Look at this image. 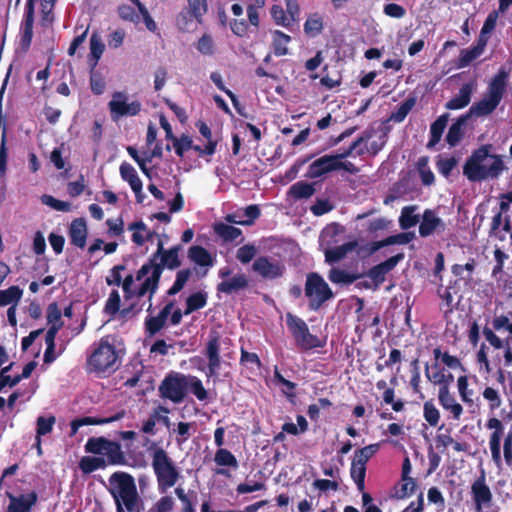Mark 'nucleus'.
<instances>
[{"instance_id":"44","label":"nucleus","mask_w":512,"mask_h":512,"mask_svg":"<svg viewBox=\"0 0 512 512\" xmlns=\"http://www.w3.org/2000/svg\"><path fill=\"white\" fill-rule=\"evenodd\" d=\"M503 433H491L489 436V449L493 462L500 467L502 464L501 438Z\"/></svg>"},{"instance_id":"40","label":"nucleus","mask_w":512,"mask_h":512,"mask_svg":"<svg viewBox=\"0 0 512 512\" xmlns=\"http://www.w3.org/2000/svg\"><path fill=\"white\" fill-rule=\"evenodd\" d=\"M448 118V114H443L440 117H438V119L431 125V139L428 143L429 147H433L440 141L443 131L448 123Z\"/></svg>"},{"instance_id":"36","label":"nucleus","mask_w":512,"mask_h":512,"mask_svg":"<svg viewBox=\"0 0 512 512\" xmlns=\"http://www.w3.org/2000/svg\"><path fill=\"white\" fill-rule=\"evenodd\" d=\"M324 27L323 16L319 13L310 14L304 23V32L309 37H315L319 35Z\"/></svg>"},{"instance_id":"16","label":"nucleus","mask_w":512,"mask_h":512,"mask_svg":"<svg viewBox=\"0 0 512 512\" xmlns=\"http://www.w3.org/2000/svg\"><path fill=\"white\" fill-rule=\"evenodd\" d=\"M471 493L477 511L489 507L492 500V493L485 482L484 476L480 477L472 484Z\"/></svg>"},{"instance_id":"54","label":"nucleus","mask_w":512,"mask_h":512,"mask_svg":"<svg viewBox=\"0 0 512 512\" xmlns=\"http://www.w3.org/2000/svg\"><path fill=\"white\" fill-rule=\"evenodd\" d=\"M197 50L206 56H211L215 52V44L214 40L210 35H203L197 42L196 45Z\"/></svg>"},{"instance_id":"5","label":"nucleus","mask_w":512,"mask_h":512,"mask_svg":"<svg viewBox=\"0 0 512 512\" xmlns=\"http://www.w3.org/2000/svg\"><path fill=\"white\" fill-rule=\"evenodd\" d=\"M506 87V74L498 73L491 81L488 92L484 98L473 105L470 113L476 116H486L492 113L499 105Z\"/></svg>"},{"instance_id":"22","label":"nucleus","mask_w":512,"mask_h":512,"mask_svg":"<svg viewBox=\"0 0 512 512\" xmlns=\"http://www.w3.org/2000/svg\"><path fill=\"white\" fill-rule=\"evenodd\" d=\"M425 374L428 380L434 385H438L440 388H448V386L453 382V375L443 367H440L438 364L432 365L431 367H426Z\"/></svg>"},{"instance_id":"39","label":"nucleus","mask_w":512,"mask_h":512,"mask_svg":"<svg viewBox=\"0 0 512 512\" xmlns=\"http://www.w3.org/2000/svg\"><path fill=\"white\" fill-rule=\"evenodd\" d=\"M350 475L355 482L357 489L363 491L365 489L366 465L353 459L351 463Z\"/></svg>"},{"instance_id":"48","label":"nucleus","mask_w":512,"mask_h":512,"mask_svg":"<svg viewBox=\"0 0 512 512\" xmlns=\"http://www.w3.org/2000/svg\"><path fill=\"white\" fill-rule=\"evenodd\" d=\"M90 88L96 95L103 94L106 89V82L103 74L100 71L95 70V68L93 69V67H91L90 72Z\"/></svg>"},{"instance_id":"3","label":"nucleus","mask_w":512,"mask_h":512,"mask_svg":"<svg viewBox=\"0 0 512 512\" xmlns=\"http://www.w3.org/2000/svg\"><path fill=\"white\" fill-rule=\"evenodd\" d=\"M108 482L117 512H141L142 503L131 475L125 472H115L110 476Z\"/></svg>"},{"instance_id":"58","label":"nucleus","mask_w":512,"mask_h":512,"mask_svg":"<svg viewBox=\"0 0 512 512\" xmlns=\"http://www.w3.org/2000/svg\"><path fill=\"white\" fill-rule=\"evenodd\" d=\"M192 138L188 135H182L180 138H173V146L175 152L179 156H183L186 151L192 148Z\"/></svg>"},{"instance_id":"35","label":"nucleus","mask_w":512,"mask_h":512,"mask_svg":"<svg viewBox=\"0 0 512 512\" xmlns=\"http://www.w3.org/2000/svg\"><path fill=\"white\" fill-rule=\"evenodd\" d=\"M417 206H405L401 210L399 217V225L402 229L406 230L414 227L420 220L419 215L416 213Z\"/></svg>"},{"instance_id":"23","label":"nucleus","mask_w":512,"mask_h":512,"mask_svg":"<svg viewBox=\"0 0 512 512\" xmlns=\"http://www.w3.org/2000/svg\"><path fill=\"white\" fill-rule=\"evenodd\" d=\"M174 308V303L169 302L164 306V308L158 313L156 316H152L146 319L145 327L147 333L151 336L158 333L165 325L168 316L170 315L172 309Z\"/></svg>"},{"instance_id":"42","label":"nucleus","mask_w":512,"mask_h":512,"mask_svg":"<svg viewBox=\"0 0 512 512\" xmlns=\"http://www.w3.org/2000/svg\"><path fill=\"white\" fill-rule=\"evenodd\" d=\"M56 418L53 415L39 416L36 420V435L35 438H42L43 436L52 432Z\"/></svg>"},{"instance_id":"26","label":"nucleus","mask_w":512,"mask_h":512,"mask_svg":"<svg viewBox=\"0 0 512 512\" xmlns=\"http://www.w3.org/2000/svg\"><path fill=\"white\" fill-rule=\"evenodd\" d=\"M46 319L49 326L46 335L56 336L64 324L62 321V310L59 308L57 303H50L48 305L46 310Z\"/></svg>"},{"instance_id":"62","label":"nucleus","mask_w":512,"mask_h":512,"mask_svg":"<svg viewBox=\"0 0 512 512\" xmlns=\"http://www.w3.org/2000/svg\"><path fill=\"white\" fill-rule=\"evenodd\" d=\"M328 278L331 282L336 284H349L354 280V278L347 272L337 268H334L330 271Z\"/></svg>"},{"instance_id":"2","label":"nucleus","mask_w":512,"mask_h":512,"mask_svg":"<svg viewBox=\"0 0 512 512\" xmlns=\"http://www.w3.org/2000/svg\"><path fill=\"white\" fill-rule=\"evenodd\" d=\"M504 169V163L500 156L489 153L487 146H483L466 160L463 174L468 180L481 182L497 178Z\"/></svg>"},{"instance_id":"30","label":"nucleus","mask_w":512,"mask_h":512,"mask_svg":"<svg viewBox=\"0 0 512 512\" xmlns=\"http://www.w3.org/2000/svg\"><path fill=\"white\" fill-rule=\"evenodd\" d=\"M69 236L73 245L83 248L87 238L86 222L83 219H75L70 225Z\"/></svg>"},{"instance_id":"13","label":"nucleus","mask_w":512,"mask_h":512,"mask_svg":"<svg viewBox=\"0 0 512 512\" xmlns=\"http://www.w3.org/2000/svg\"><path fill=\"white\" fill-rule=\"evenodd\" d=\"M253 271L264 279L273 280L283 276L285 265L275 258L261 256L252 264Z\"/></svg>"},{"instance_id":"45","label":"nucleus","mask_w":512,"mask_h":512,"mask_svg":"<svg viewBox=\"0 0 512 512\" xmlns=\"http://www.w3.org/2000/svg\"><path fill=\"white\" fill-rule=\"evenodd\" d=\"M214 462L218 466H226L231 467L233 469L238 468V461L236 457L225 448H220L216 451L214 456Z\"/></svg>"},{"instance_id":"31","label":"nucleus","mask_w":512,"mask_h":512,"mask_svg":"<svg viewBox=\"0 0 512 512\" xmlns=\"http://www.w3.org/2000/svg\"><path fill=\"white\" fill-rule=\"evenodd\" d=\"M314 192L315 189L312 184L299 181L289 188L287 196L293 200L307 199L310 198Z\"/></svg>"},{"instance_id":"57","label":"nucleus","mask_w":512,"mask_h":512,"mask_svg":"<svg viewBox=\"0 0 512 512\" xmlns=\"http://www.w3.org/2000/svg\"><path fill=\"white\" fill-rule=\"evenodd\" d=\"M41 201L43 204L57 210L67 212L71 209V204L65 201L58 200L51 195H43L41 197Z\"/></svg>"},{"instance_id":"43","label":"nucleus","mask_w":512,"mask_h":512,"mask_svg":"<svg viewBox=\"0 0 512 512\" xmlns=\"http://www.w3.org/2000/svg\"><path fill=\"white\" fill-rule=\"evenodd\" d=\"M272 39L275 54L277 56L286 55L288 53L287 45L291 40L290 36L276 30L272 32Z\"/></svg>"},{"instance_id":"8","label":"nucleus","mask_w":512,"mask_h":512,"mask_svg":"<svg viewBox=\"0 0 512 512\" xmlns=\"http://www.w3.org/2000/svg\"><path fill=\"white\" fill-rule=\"evenodd\" d=\"M117 355L114 347L102 340L88 360L89 368L95 372H110L115 369Z\"/></svg>"},{"instance_id":"33","label":"nucleus","mask_w":512,"mask_h":512,"mask_svg":"<svg viewBox=\"0 0 512 512\" xmlns=\"http://www.w3.org/2000/svg\"><path fill=\"white\" fill-rule=\"evenodd\" d=\"M23 296V290L18 286H10L0 290V307L18 305Z\"/></svg>"},{"instance_id":"17","label":"nucleus","mask_w":512,"mask_h":512,"mask_svg":"<svg viewBox=\"0 0 512 512\" xmlns=\"http://www.w3.org/2000/svg\"><path fill=\"white\" fill-rule=\"evenodd\" d=\"M445 224L441 218H439L434 211L425 210L422 216V221L419 226V234L422 237H427L435 232L444 231Z\"/></svg>"},{"instance_id":"4","label":"nucleus","mask_w":512,"mask_h":512,"mask_svg":"<svg viewBox=\"0 0 512 512\" xmlns=\"http://www.w3.org/2000/svg\"><path fill=\"white\" fill-rule=\"evenodd\" d=\"M152 466L157 477L158 488L162 493L176 484L179 472L162 448H156L153 451Z\"/></svg>"},{"instance_id":"46","label":"nucleus","mask_w":512,"mask_h":512,"mask_svg":"<svg viewBox=\"0 0 512 512\" xmlns=\"http://www.w3.org/2000/svg\"><path fill=\"white\" fill-rule=\"evenodd\" d=\"M207 303V296L202 292H197L190 295L186 300V309L184 315H189L192 312L203 308Z\"/></svg>"},{"instance_id":"64","label":"nucleus","mask_w":512,"mask_h":512,"mask_svg":"<svg viewBox=\"0 0 512 512\" xmlns=\"http://www.w3.org/2000/svg\"><path fill=\"white\" fill-rule=\"evenodd\" d=\"M414 106V100H407L404 103H402L397 110L391 115V120L394 122H402L405 117L408 115V113L411 111V109Z\"/></svg>"},{"instance_id":"59","label":"nucleus","mask_w":512,"mask_h":512,"mask_svg":"<svg viewBox=\"0 0 512 512\" xmlns=\"http://www.w3.org/2000/svg\"><path fill=\"white\" fill-rule=\"evenodd\" d=\"M125 270L124 265H116L110 271L108 276L106 277V282L108 285L122 286L125 278H122L121 272Z\"/></svg>"},{"instance_id":"61","label":"nucleus","mask_w":512,"mask_h":512,"mask_svg":"<svg viewBox=\"0 0 512 512\" xmlns=\"http://www.w3.org/2000/svg\"><path fill=\"white\" fill-rule=\"evenodd\" d=\"M271 16L277 25L287 27L291 23L290 17L287 16L284 9L278 5L272 6Z\"/></svg>"},{"instance_id":"47","label":"nucleus","mask_w":512,"mask_h":512,"mask_svg":"<svg viewBox=\"0 0 512 512\" xmlns=\"http://www.w3.org/2000/svg\"><path fill=\"white\" fill-rule=\"evenodd\" d=\"M187 390H190L191 393H193L200 401L207 399L208 393L206 389L204 388L201 380L195 376L187 375Z\"/></svg>"},{"instance_id":"12","label":"nucleus","mask_w":512,"mask_h":512,"mask_svg":"<svg viewBox=\"0 0 512 512\" xmlns=\"http://www.w3.org/2000/svg\"><path fill=\"white\" fill-rule=\"evenodd\" d=\"M159 391L162 397L174 403L182 402L187 391V375L174 373L166 376Z\"/></svg>"},{"instance_id":"15","label":"nucleus","mask_w":512,"mask_h":512,"mask_svg":"<svg viewBox=\"0 0 512 512\" xmlns=\"http://www.w3.org/2000/svg\"><path fill=\"white\" fill-rule=\"evenodd\" d=\"M486 341L497 350L503 349L502 367H510L512 365V347L511 338H500L491 328L485 327L482 331Z\"/></svg>"},{"instance_id":"53","label":"nucleus","mask_w":512,"mask_h":512,"mask_svg":"<svg viewBox=\"0 0 512 512\" xmlns=\"http://www.w3.org/2000/svg\"><path fill=\"white\" fill-rule=\"evenodd\" d=\"M483 398L488 401L490 410L498 409L502 404V399L498 390L493 387H486L482 393Z\"/></svg>"},{"instance_id":"56","label":"nucleus","mask_w":512,"mask_h":512,"mask_svg":"<svg viewBox=\"0 0 512 512\" xmlns=\"http://www.w3.org/2000/svg\"><path fill=\"white\" fill-rule=\"evenodd\" d=\"M379 450V444H371L355 452V460L366 465L368 460Z\"/></svg>"},{"instance_id":"19","label":"nucleus","mask_w":512,"mask_h":512,"mask_svg":"<svg viewBox=\"0 0 512 512\" xmlns=\"http://www.w3.org/2000/svg\"><path fill=\"white\" fill-rule=\"evenodd\" d=\"M8 498L10 502L7 512H30L37 502V494L35 492L21 494L19 496L8 494Z\"/></svg>"},{"instance_id":"55","label":"nucleus","mask_w":512,"mask_h":512,"mask_svg":"<svg viewBox=\"0 0 512 512\" xmlns=\"http://www.w3.org/2000/svg\"><path fill=\"white\" fill-rule=\"evenodd\" d=\"M257 254V248L253 244L240 247L236 252V258L243 264L249 263Z\"/></svg>"},{"instance_id":"29","label":"nucleus","mask_w":512,"mask_h":512,"mask_svg":"<svg viewBox=\"0 0 512 512\" xmlns=\"http://www.w3.org/2000/svg\"><path fill=\"white\" fill-rule=\"evenodd\" d=\"M188 258L200 267L210 268L214 265V258L202 246H191L188 250Z\"/></svg>"},{"instance_id":"18","label":"nucleus","mask_w":512,"mask_h":512,"mask_svg":"<svg viewBox=\"0 0 512 512\" xmlns=\"http://www.w3.org/2000/svg\"><path fill=\"white\" fill-rule=\"evenodd\" d=\"M337 170V157L334 155H324L313 161L308 168L310 178H318L322 175Z\"/></svg>"},{"instance_id":"9","label":"nucleus","mask_w":512,"mask_h":512,"mask_svg":"<svg viewBox=\"0 0 512 512\" xmlns=\"http://www.w3.org/2000/svg\"><path fill=\"white\" fill-rule=\"evenodd\" d=\"M340 231L338 225L327 226L320 235V244L324 249L325 258L328 263H335L341 260L349 251L355 247L354 243H345L333 248L329 246L332 243V238L337 236Z\"/></svg>"},{"instance_id":"63","label":"nucleus","mask_w":512,"mask_h":512,"mask_svg":"<svg viewBox=\"0 0 512 512\" xmlns=\"http://www.w3.org/2000/svg\"><path fill=\"white\" fill-rule=\"evenodd\" d=\"M493 331H501L505 329L509 333V337L512 339V322L505 315L495 316L492 320Z\"/></svg>"},{"instance_id":"11","label":"nucleus","mask_w":512,"mask_h":512,"mask_svg":"<svg viewBox=\"0 0 512 512\" xmlns=\"http://www.w3.org/2000/svg\"><path fill=\"white\" fill-rule=\"evenodd\" d=\"M286 323L300 348L309 350L321 347L320 339L309 332L307 324L301 318L288 313Z\"/></svg>"},{"instance_id":"20","label":"nucleus","mask_w":512,"mask_h":512,"mask_svg":"<svg viewBox=\"0 0 512 512\" xmlns=\"http://www.w3.org/2000/svg\"><path fill=\"white\" fill-rule=\"evenodd\" d=\"M438 400L442 408L451 414L453 420H460L463 414V407L449 392L448 388L439 389Z\"/></svg>"},{"instance_id":"24","label":"nucleus","mask_w":512,"mask_h":512,"mask_svg":"<svg viewBox=\"0 0 512 512\" xmlns=\"http://www.w3.org/2000/svg\"><path fill=\"white\" fill-rule=\"evenodd\" d=\"M125 415L124 411H120L113 416L105 417V418H99V417H83L79 419H75L71 423V434L75 435L78 431V429L85 425H104L108 423H112L115 421H118L122 419Z\"/></svg>"},{"instance_id":"21","label":"nucleus","mask_w":512,"mask_h":512,"mask_svg":"<svg viewBox=\"0 0 512 512\" xmlns=\"http://www.w3.org/2000/svg\"><path fill=\"white\" fill-rule=\"evenodd\" d=\"M476 81H470L464 84L458 94L446 103V108L449 110H458L466 107L471 100V96L476 90Z\"/></svg>"},{"instance_id":"28","label":"nucleus","mask_w":512,"mask_h":512,"mask_svg":"<svg viewBox=\"0 0 512 512\" xmlns=\"http://www.w3.org/2000/svg\"><path fill=\"white\" fill-rule=\"evenodd\" d=\"M128 230L132 232L133 243L138 246H142L155 235V232L150 230L143 221H136L129 224Z\"/></svg>"},{"instance_id":"10","label":"nucleus","mask_w":512,"mask_h":512,"mask_svg":"<svg viewBox=\"0 0 512 512\" xmlns=\"http://www.w3.org/2000/svg\"><path fill=\"white\" fill-rule=\"evenodd\" d=\"M141 103L132 99L126 92L116 91L108 103L111 117L118 120L122 117L135 116L141 111Z\"/></svg>"},{"instance_id":"14","label":"nucleus","mask_w":512,"mask_h":512,"mask_svg":"<svg viewBox=\"0 0 512 512\" xmlns=\"http://www.w3.org/2000/svg\"><path fill=\"white\" fill-rule=\"evenodd\" d=\"M222 340L221 336L216 330H212L209 334L208 341L205 348V356L208 360V370L206 372L207 377H214L217 375L220 369V348Z\"/></svg>"},{"instance_id":"38","label":"nucleus","mask_w":512,"mask_h":512,"mask_svg":"<svg viewBox=\"0 0 512 512\" xmlns=\"http://www.w3.org/2000/svg\"><path fill=\"white\" fill-rule=\"evenodd\" d=\"M107 461H104V457L96 456H84L79 462V467L83 473H92L98 469L105 468Z\"/></svg>"},{"instance_id":"25","label":"nucleus","mask_w":512,"mask_h":512,"mask_svg":"<svg viewBox=\"0 0 512 512\" xmlns=\"http://www.w3.org/2000/svg\"><path fill=\"white\" fill-rule=\"evenodd\" d=\"M248 285V280L246 275L243 273H238L231 278L222 280L217 285V291L225 294L236 293Z\"/></svg>"},{"instance_id":"34","label":"nucleus","mask_w":512,"mask_h":512,"mask_svg":"<svg viewBox=\"0 0 512 512\" xmlns=\"http://www.w3.org/2000/svg\"><path fill=\"white\" fill-rule=\"evenodd\" d=\"M105 50V45L97 33H93L90 38V56L89 62L91 67L96 68L103 52Z\"/></svg>"},{"instance_id":"51","label":"nucleus","mask_w":512,"mask_h":512,"mask_svg":"<svg viewBox=\"0 0 512 512\" xmlns=\"http://www.w3.org/2000/svg\"><path fill=\"white\" fill-rule=\"evenodd\" d=\"M423 416L430 426H437L440 420V412L432 401H427L423 406Z\"/></svg>"},{"instance_id":"1","label":"nucleus","mask_w":512,"mask_h":512,"mask_svg":"<svg viewBox=\"0 0 512 512\" xmlns=\"http://www.w3.org/2000/svg\"><path fill=\"white\" fill-rule=\"evenodd\" d=\"M181 251V245L165 249L163 241L159 239L156 252L152 254L149 262L142 265L136 277L134 278L132 274L125 277L123 282L125 299L140 298L148 294L149 300H151L158 288L163 270H174L181 265Z\"/></svg>"},{"instance_id":"37","label":"nucleus","mask_w":512,"mask_h":512,"mask_svg":"<svg viewBox=\"0 0 512 512\" xmlns=\"http://www.w3.org/2000/svg\"><path fill=\"white\" fill-rule=\"evenodd\" d=\"M215 233L221 237L224 241H234L241 238L242 231L227 223H217L214 226Z\"/></svg>"},{"instance_id":"7","label":"nucleus","mask_w":512,"mask_h":512,"mask_svg":"<svg viewBox=\"0 0 512 512\" xmlns=\"http://www.w3.org/2000/svg\"><path fill=\"white\" fill-rule=\"evenodd\" d=\"M305 295L312 310H317L325 301L332 298L333 293L325 280L317 273L307 275Z\"/></svg>"},{"instance_id":"49","label":"nucleus","mask_w":512,"mask_h":512,"mask_svg":"<svg viewBox=\"0 0 512 512\" xmlns=\"http://www.w3.org/2000/svg\"><path fill=\"white\" fill-rule=\"evenodd\" d=\"M458 393L462 401L468 405L473 404V390L469 388L468 378L466 376H460L457 379Z\"/></svg>"},{"instance_id":"52","label":"nucleus","mask_w":512,"mask_h":512,"mask_svg":"<svg viewBox=\"0 0 512 512\" xmlns=\"http://www.w3.org/2000/svg\"><path fill=\"white\" fill-rule=\"evenodd\" d=\"M190 276H191L190 269H182V270L178 271L173 285L168 290V294L174 295V294H177L179 291H181L182 288L187 283V281L189 280Z\"/></svg>"},{"instance_id":"32","label":"nucleus","mask_w":512,"mask_h":512,"mask_svg":"<svg viewBox=\"0 0 512 512\" xmlns=\"http://www.w3.org/2000/svg\"><path fill=\"white\" fill-rule=\"evenodd\" d=\"M119 170L121 178L129 184L131 189L139 191L140 186L143 184L135 168L131 164L124 162L120 165Z\"/></svg>"},{"instance_id":"27","label":"nucleus","mask_w":512,"mask_h":512,"mask_svg":"<svg viewBox=\"0 0 512 512\" xmlns=\"http://www.w3.org/2000/svg\"><path fill=\"white\" fill-rule=\"evenodd\" d=\"M485 46L486 40L481 37L473 47L461 50L458 58V68L467 67L472 61L480 57L484 52Z\"/></svg>"},{"instance_id":"50","label":"nucleus","mask_w":512,"mask_h":512,"mask_svg":"<svg viewBox=\"0 0 512 512\" xmlns=\"http://www.w3.org/2000/svg\"><path fill=\"white\" fill-rule=\"evenodd\" d=\"M467 120V117H461L458 119V121L456 123H454L450 128H449V131H448V134L446 136V139H447V142L451 145V146H454L456 145L461 136H462V127L463 125L465 124Z\"/></svg>"},{"instance_id":"60","label":"nucleus","mask_w":512,"mask_h":512,"mask_svg":"<svg viewBox=\"0 0 512 512\" xmlns=\"http://www.w3.org/2000/svg\"><path fill=\"white\" fill-rule=\"evenodd\" d=\"M120 295L117 290H113L106 301L105 312L109 315H115L120 309Z\"/></svg>"},{"instance_id":"6","label":"nucleus","mask_w":512,"mask_h":512,"mask_svg":"<svg viewBox=\"0 0 512 512\" xmlns=\"http://www.w3.org/2000/svg\"><path fill=\"white\" fill-rule=\"evenodd\" d=\"M85 451L98 457H104L107 465L121 464L124 460L120 444L104 437H93L87 440Z\"/></svg>"},{"instance_id":"41","label":"nucleus","mask_w":512,"mask_h":512,"mask_svg":"<svg viewBox=\"0 0 512 512\" xmlns=\"http://www.w3.org/2000/svg\"><path fill=\"white\" fill-rule=\"evenodd\" d=\"M34 0H28L26 4V15L23 23V39L30 42L33 34Z\"/></svg>"}]
</instances>
